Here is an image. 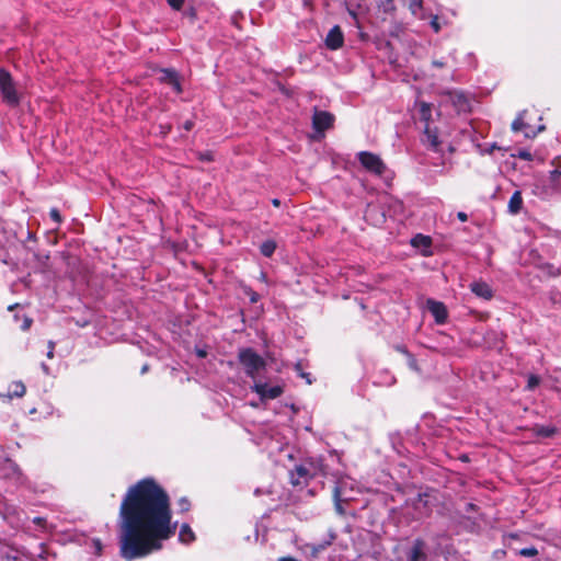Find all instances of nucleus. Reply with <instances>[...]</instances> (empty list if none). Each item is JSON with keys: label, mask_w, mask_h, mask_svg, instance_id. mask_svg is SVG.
<instances>
[{"label": "nucleus", "mask_w": 561, "mask_h": 561, "mask_svg": "<svg viewBox=\"0 0 561 561\" xmlns=\"http://www.w3.org/2000/svg\"><path fill=\"white\" fill-rule=\"evenodd\" d=\"M198 356H199V357H205V356H206V352H204V351H198Z\"/></svg>", "instance_id": "obj_43"}, {"label": "nucleus", "mask_w": 561, "mask_h": 561, "mask_svg": "<svg viewBox=\"0 0 561 561\" xmlns=\"http://www.w3.org/2000/svg\"><path fill=\"white\" fill-rule=\"evenodd\" d=\"M431 26L433 27V30L437 33L440 31V25L438 23V18L435 15L433 16L432 21H431Z\"/></svg>", "instance_id": "obj_27"}, {"label": "nucleus", "mask_w": 561, "mask_h": 561, "mask_svg": "<svg viewBox=\"0 0 561 561\" xmlns=\"http://www.w3.org/2000/svg\"><path fill=\"white\" fill-rule=\"evenodd\" d=\"M25 393V386L22 382H13L10 387V397H22Z\"/></svg>", "instance_id": "obj_22"}, {"label": "nucleus", "mask_w": 561, "mask_h": 561, "mask_svg": "<svg viewBox=\"0 0 561 561\" xmlns=\"http://www.w3.org/2000/svg\"><path fill=\"white\" fill-rule=\"evenodd\" d=\"M239 359L244 366L247 374L252 378H254L265 365L264 359L250 348L240 351Z\"/></svg>", "instance_id": "obj_3"}, {"label": "nucleus", "mask_w": 561, "mask_h": 561, "mask_svg": "<svg viewBox=\"0 0 561 561\" xmlns=\"http://www.w3.org/2000/svg\"><path fill=\"white\" fill-rule=\"evenodd\" d=\"M535 193H536L537 195L542 196V197H545V196H547V195H548V192H547V191H542V192L535 191Z\"/></svg>", "instance_id": "obj_40"}, {"label": "nucleus", "mask_w": 561, "mask_h": 561, "mask_svg": "<svg viewBox=\"0 0 561 561\" xmlns=\"http://www.w3.org/2000/svg\"><path fill=\"white\" fill-rule=\"evenodd\" d=\"M256 300H257V296H256V294H253L251 297V301L255 302Z\"/></svg>", "instance_id": "obj_44"}, {"label": "nucleus", "mask_w": 561, "mask_h": 561, "mask_svg": "<svg viewBox=\"0 0 561 561\" xmlns=\"http://www.w3.org/2000/svg\"><path fill=\"white\" fill-rule=\"evenodd\" d=\"M526 112H523L518 115V117L513 122L512 129L514 131H523L526 138L535 137L539 131L543 130V126L540 125L537 129L525 123Z\"/></svg>", "instance_id": "obj_7"}, {"label": "nucleus", "mask_w": 561, "mask_h": 561, "mask_svg": "<svg viewBox=\"0 0 561 561\" xmlns=\"http://www.w3.org/2000/svg\"><path fill=\"white\" fill-rule=\"evenodd\" d=\"M179 505H180L182 512H186L190 508V503H188V501L186 499H182L179 502Z\"/></svg>", "instance_id": "obj_30"}, {"label": "nucleus", "mask_w": 561, "mask_h": 561, "mask_svg": "<svg viewBox=\"0 0 561 561\" xmlns=\"http://www.w3.org/2000/svg\"><path fill=\"white\" fill-rule=\"evenodd\" d=\"M333 122L334 116L329 112L318 111L313 114L312 125L313 128L319 133H323L324 130L332 127Z\"/></svg>", "instance_id": "obj_8"}, {"label": "nucleus", "mask_w": 561, "mask_h": 561, "mask_svg": "<svg viewBox=\"0 0 561 561\" xmlns=\"http://www.w3.org/2000/svg\"><path fill=\"white\" fill-rule=\"evenodd\" d=\"M553 169L549 172V181L551 183V190L558 188V182L561 179V157H557L551 162Z\"/></svg>", "instance_id": "obj_13"}, {"label": "nucleus", "mask_w": 561, "mask_h": 561, "mask_svg": "<svg viewBox=\"0 0 561 561\" xmlns=\"http://www.w3.org/2000/svg\"><path fill=\"white\" fill-rule=\"evenodd\" d=\"M412 244L417 248L422 247L428 249L431 247V239L428 237L417 234L412 239Z\"/></svg>", "instance_id": "obj_19"}, {"label": "nucleus", "mask_w": 561, "mask_h": 561, "mask_svg": "<svg viewBox=\"0 0 561 561\" xmlns=\"http://www.w3.org/2000/svg\"><path fill=\"white\" fill-rule=\"evenodd\" d=\"M427 307L437 323H444L447 319V310L444 304L435 300H428Z\"/></svg>", "instance_id": "obj_10"}, {"label": "nucleus", "mask_w": 561, "mask_h": 561, "mask_svg": "<svg viewBox=\"0 0 561 561\" xmlns=\"http://www.w3.org/2000/svg\"><path fill=\"white\" fill-rule=\"evenodd\" d=\"M295 368H296V371H297V373H298L302 378H306V379H307V382H308V383H311V380L309 379V375H307V374L302 373L300 364H297V365L295 366Z\"/></svg>", "instance_id": "obj_29"}, {"label": "nucleus", "mask_w": 561, "mask_h": 561, "mask_svg": "<svg viewBox=\"0 0 561 561\" xmlns=\"http://www.w3.org/2000/svg\"><path fill=\"white\" fill-rule=\"evenodd\" d=\"M457 217H458V218H459V220H461V221H466V220L468 219L467 214H465V213H462V211H459V213L457 214Z\"/></svg>", "instance_id": "obj_35"}, {"label": "nucleus", "mask_w": 561, "mask_h": 561, "mask_svg": "<svg viewBox=\"0 0 561 561\" xmlns=\"http://www.w3.org/2000/svg\"><path fill=\"white\" fill-rule=\"evenodd\" d=\"M470 289L476 296L486 300L491 299L493 296L491 287L484 282H473L470 285Z\"/></svg>", "instance_id": "obj_11"}, {"label": "nucleus", "mask_w": 561, "mask_h": 561, "mask_svg": "<svg viewBox=\"0 0 561 561\" xmlns=\"http://www.w3.org/2000/svg\"><path fill=\"white\" fill-rule=\"evenodd\" d=\"M159 80L168 83L173 89L174 92H181V85L175 72L170 70H161Z\"/></svg>", "instance_id": "obj_12"}, {"label": "nucleus", "mask_w": 561, "mask_h": 561, "mask_svg": "<svg viewBox=\"0 0 561 561\" xmlns=\"http://www.w3.org/2000/svg\"><path fill=\"white\" fill-rule=\"evenodd\" d=\"M179 539L183 543H190L195 540V535L187 524H183L180 528Z\"/></svg>", "instance_id": "obj_17"}, {"label": "nucleus", "mask_w": 561, "mask_h": 561, "mask_svg": "<svg viewBox=\"0 0 561 561\" xmlns=\"http://www.w3.org/2000/svg\"><path fill=\"white\" fill-rule=\"evenodd\" d=\"M424 144L430 146L433 149H436L439 145L438 135L435 129H432L428 125L425 127L424 131Z\"/></svg>", "instance_id": "obj_15"}, {"label": "nucleus", "mask_w": 561, "mask_h": 561, "mask_svg": "<svg viewBox=\"0 0 561 561\" xmlns=\"http://www.w3.org/2000/svg\"><path fill=\"white\" fill-rule=\"evenodd\" d=\"M278 561H299V560L291 558V557H285V558H280Z\"/></svg>", "instance_id": "obj_39"}, {"label": "nucleus", "mask_w": 561, "mask_h": 561, "mask_svg": "<svg viewBox=\"0 0 561 561\" xmlns=\"http://www.w3.org/2000/svg\"><path fill=\"white\" fill-rule=\"evenodd\" d=\"M516 157H518V158H520V159H523V160H527V161H530V160H533V159H535V158H536V159H537V161H538L539 163H542V162L545 161V158H543V157H541V156H535V154H533L531 152H529L528 150H524V149H523V150H519V151L517 152Z\"/></svg>", "instance_id": "obj_21"}, {"label": "nucleus", "mask_w": 561, "mask_h": 561, "mask_svg": "<svg viewBox=\"0 0 561 561\" xmlns=\"http://www.w3.org/2000/svg\"><path fill=\"white\" fill-rule=\"evenodd\" d=\"M526 112H523L518 115V117L513 122L512 129L514 131H523L526 138L535 137L539 131L543 130V126L540 125L537 129L525 123Z\"/></svg>", "instance_id": "obj_6"}, {"label": "nucleus", "mask_w": 561, "mask_h": 561, "mask_svg": "<svg viewBox=\"0 0 561 561\" xmlns=\"http://www.w3.org/2000/svg\"><path fill=\"white\" fill-rule=\"evenodd\" d=\"M296 472L298 473V476L300 478H307L308 477V470L305 467H302V466L297 467L296 468Z\"/></svg>", "instance_id": "obj_28"}, {"label": "nucleus", "mask_w": 561, "mask_h": 561, "mask_svg": "<svg viewBox=\"0 0 561 561\" xmlns=\"http://www.w3.org/2000/svg\"><path fill=\"white\" fill-rule=\"evenodd\" d=\"M272 203H273V205H274V206H276V207H278V206H279V204H280L278 199H273V202H272Z\"/></svg>", "instance_id": "obj_42"}, {"label": "nucleus", "mask_w": 561, "mask_h": 561, "mask_svg": "<svg viewBox=\"0 0 561 561\" xmlns=\"http://www.w3.org/2000/svg\"><path fill=\"white\" fill-rule=\"evenodd\" d=\"M202 159L203 160H211V156H210V153H206V154L202 156Z\"/></svg>", "instance_id": "obj_41"}, {"label": "nucleus", "mask_w": 561, "mask_h": 561, "mask_svg": "<svg viewBox=\"0 0 561 561\" xmlns=\"http://www.w3.org/2000/svg\"><path fill=\"white\" fill-rule=\"evenodd\" d=\"M335 497H336V500H346L343 496V492H342V488L341 486H336L335 488Z\"/></svg>", "instance_id": "obj_33"}, {"label": "nucleus", "mask_w": 561, "mask_h": 561, "mask_svg": "<svg viewBox=\"0 0 561 561\" xmlns=\"http://www.w3.org/2000/svg\"><path fill=\"white\" fill-rule=\"evenodd\" d=\"M424 545L422 541H415L408 553V561H424Z\"/></svg>", "instance_id": "obj_14"}, {"label": "nucleus", "mask_w": 561, "mask_h": 561, "mask_svg": "<svg viewBox=\"0 0 561 561\" xmlns=\"http://www.w3.org/2000/svg\"><path fill=\"white\" fill-rule=\"evenodd\" d=\"M421 111L423 116H425L430 112V105L426 103H421Z\"/></svg>", "instance_id": "obj_34"}, {"label": "nucleus", "mask_w": 561, "mask_h": 561, "mask_svg": "<svg viewBox=\"0 0 561 561\" xmlns=\"http://www.w3.org/2000/svg\"><path fill=\"white\" fill-rule=\"evenodd\" d=\"M32 321L30 319H25L23 324V330H27L31 327Z\"/></svg>", "instance_id": "obj_37"}, {"label": "nucleus", "mask_w": 561, "mask_h": 561, "mask_svg": "<svg viewBox=\"0 0 561 561\" xmlns=\"http://www.w3.org/2000/svg\"><path fill=\"white\" fill-rule=\"evenodd\" d=\"M192 127H193V122H191V121L185 122V124H184V128H185L186 130H190Z\"/></svg>", "instance_id": "obj_38"}, {"label": "nucleus", "mask_w": 561, "mask_h": 561, "mask_svg": "<svg viewBox=\"0 0 561 561\" xmlns=\"http://www.w3.org/2000/svg\"><path fill=\"white\" fill-rule=\"evenodd\" d=\"M539 377L535 376V375H530L529 378H528V385H527V388L533 390L534 388H536L538 385H539Z\"/></svg>", "instance_id": "obj_24"}, {"label": "nucleus", "mask_w": 561, "mask_h": 561, "mask_svg": "<svg viewBox=\"0 0 561 561\" xmlns=\"http://www.w3.org/2000/svg\"><path fill=\"white\" fill-rule=\"evenodd\" d=\"M121 554L126 560L144 558L162 548L176 531L170 499L152 479L130 486L121 504Z\"/></svg>", "instance_id": "obj_1"}, {"label": "nucleus", "mask_w": 561, "mask_h": 561, "mask_svg": "<svg viewBox=\"0 0 561 561\" xmlns=\"http://www.w3.org/2000/svg\"><path fill=\"white\" fill-rule=\"evenodd\" d=\"M360 164L370 173L376 175H382L386 171V164L382 162L379 156L368 152L360 151L357 154Z\"/></svg>", "instance_id": "obj_4"}, {"label": "nucleus", "mask_w": 561, "mask_h": 561, "mask_svg": "<svg viewBox=\"0 0 561 561\" xmlns=\"http://www.w3.org/2000/svg\"><path fill=\"white\" fill-rule=\"evenodd\" d=\"M523 198L519 191L514 192L508 202V210L512 214H517L522 209Z\"/></svg>", "instance_id": "obj_16"}, {"label": "nucleus", "mask_w": 561, "mask_h": 561, "mask_svg": "<svg viewBox=\"0 0 561 561\" xmlns=\"http://www.w3.org/2000/svg\"><path fill=\"white\" fill-rule=\"evenodd\" d=\"M538 551L534 547L524 548L519 551V554L523 557H535L537 556Z\"/></svg>", "instance_id": "obj_23"}, {"label": "nucleus", "mask_w": 561, "mask_h": 561, "mask_svg": "<svg viewBox=\"0 0 561 561\" xmlns=\"http://www.w3.org/2000/svg\"><path fill=\"white\" fill-rule=\"evenodd\" d=\"M252 390L257 393L262 401L264 400H273L280 397L284 392V387L282 385H268L263 381H254L252 386Z\"/></svg>", "instance_id": "obj_5"}, {"label": "nucleus", "mask_w": 561, "mask_h": 561, "mask_svg": "<svg viewBox=\"0 0 561 561\" xmlns=\"http://www.w3.org/2000/svg\"><path fill=\"white\" fill-rule=\"evenodd\" d=\"M409 9L413 15H415L420 19H425L422 0H410Z\"/></svg>", "instance_id": "obj_18"}, {"label": "nucleus", "mask_w": 561, "mask_h": 561, "mask_svg": "<svg viewBox=\"0 0 561 561\" xmlns=\"http://www.w3.org/2000/svg\"><path fill=\"white\" fill-rule=\"evenodd\" d=\"M54 350H55V344H54V342L49 341V343H48V352H47V357L48 358H53L54 357Z\"/></svg>", "instance_id": "obj_32"}, {"label": "nucleus", "mask_w": 561, "mask_h": 561, "mask_svg": "<svg viewBox=\"0 0 561 561\" xmlns=\"http://www.w3.org/2000/svg\"><path fill=\"white\" fill-rule=\"evenodd\" d=\"M49 214H50V217L53 218V220H55L56 222L60 221V219H61L60 214L57 209H55V208L51 209Z\"/></svg>", "instance_id": "obj_31"}, {"label": "nucleus", "mask_w": 561, "mask_h": 561, "mask_svg": "<svg viewBox=\"0 0 561 561\" xmlns=\"http://www.w3.org/2000/svg\"><path fill=\"white\" fill-rule=\"evenodd\" d=\"M42 367H43L44 371H45L46 374H48V367H47L45 364H43V365H42Z\"/></svg>", "instance_id": "obj_45"}, {"label": "nucleus", "mask_w": 561, "mask_h": 561, "mask_svg": "<svg viewBox=\"0 0 561 561\" xmlns=\"http://www.w3.org/2000/svg\"><path fill=\"white\" fill-rule=\"evenodd\" d=\"M552 432H553V431H551V430H545V428H541V430L539 431V434H541V435H543V436H549V435H551V434H552Z\"/></svg>", "instance_id": "obj_36"}, {"label": "nucleus", "mask_w": 561, "mask_h": 561, "mask_svg": "<svg viewBox=\"0 0 561 561\" xmlns=\"http://www.w3.org/2000/svg\"><path fill=\"white\" fill-rule=\"evenodd\" d=\"M168 3L175 10H180L184 3V0H168Z\"/></svg>", "instance_id": "obj_26"}, {"label": "nucleus", "mask_w": 561, "mask_h": 561, "mask_svg": "<svg viewBox=\"0 0 561 561\" xmlns=\"http://www.w3.org/2000/svg\"><path fill=\"white\" fill-rule=\"evenodd\" d=\"M434 65L437 66V67H442L443 66V64L438 62V61H434Z\"/></svg>", "instance_id": "obj_46"}, {"label": "nucleus", "mask_w": 561, "mask_h": 561, "mask_svg": "<svg viewBox=\"0 0 561 561\" xmlns=\"http://www.w3.org/2000/svg\"><path fill=\"white\" fill-rule=\"evenodd\" d=\"M276 249V243L273 241V240H267L265 242L262 243L261 245V253L264 255V256H271L274 251Z\"/></svg>", "instance_id": "obj_20"}, {"label": "nucleus", "mask_w": 561, "mask_h": 561, "mask_svg": "<svg viewBox=\"0 0 561 561\" xmlns=\"http://www.w3.org/2000/svg\"><path fill=\"white\" fill-rule=\"evenodd\" d=\"M0 94L9 105H18L20 103V93L12 76L4 69H0Z\"/></svg>", "instance_id": "obj_2"}, {"label": "nucleus", "mask_w": 561, "mask_h": 561, "mask_svg": "<svg viewBox=\"0 0 561 561\" xmlns=\"http://www.w3.org/2000/svg\"><path fill=\"white\" fill-rule=\"evenodd\" d=\"M344 37L341 28L337 25L332 27L325 38L327 46L330 49H339L342 47Z\"/></svg>", "instance_id": "obj_9"}, {"label": "nucleus", "mask_w": 561, "mask_h": 561, "mask_svg": "<svg viewBox=\"0 0 561 561\" xmlns=\"http://www.w3.org/2000/svg\"><path fill=\"white\" fill-rule=\"evenodd\" d=\"M0 561H19L18 556L15 553H1Z\"/></svg>", "instance_id": "obj_25"}, {"label": "nucleus", "mask_w": 561, "mask_h": 561, "mask_svg": "<svg viewBox=\"0 0 561 561\" xmlns=\"http://www.w3.org/2000/svg\"><path fill=\"white\" fill-rule=\"evenodd\" d=\"M147 370V366H144L141 373L144 374Z\"/></svg>", "instance_id": "obj_47"}]
</instances>
